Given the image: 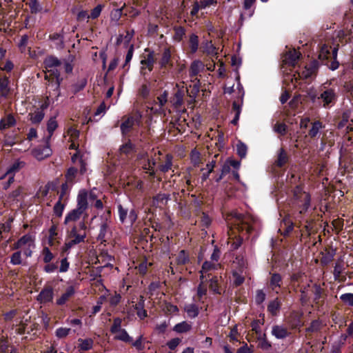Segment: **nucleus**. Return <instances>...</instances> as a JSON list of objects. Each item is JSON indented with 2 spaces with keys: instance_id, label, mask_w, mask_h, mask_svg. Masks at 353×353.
I'll use <instances>...</instances> for the list:
<instances>
[{
  "instance_id": "1",
  "label": "nucleus",
  "mask_w": 353,
  "mask_h": 353,
  "mask_svg": "<svg viewBox=\"0 0 353 353\" xmlns=\"http://www.w3.org/2000/svg\"><path fill=\"white\" fill-rule=\"evenodd\" d=\"M331 84L332 81H327L319 88V101L325 108H330L337 101L338 95L336 88L331 87Z\"/></svg>"
},
{
  "instance_id": "2",
  "label": "nucleus",
  "mask_w": 353,
  "mask_h": 353,
  "mask_svg": "<svg viewBox=\"0 0 353 353\" xmlns=\"http://www.w3.org/2000/svg\"><path fill=\"white\" fill-rule=\"evenodd\" d=\"M88 194L85 190L79 192L77 196V208L70 212L65 217L64 223L67 224L69 222L77 221L85 213L88 209Z\"/></svg>"
},
{
  "instance_id": "3",
  "label": "nucleus",
  "mask_w": 353,
  "mask_h": 353,
  "mask_svg": "<svg viewBox=\"0 0 353 353\" xmlns=\"http://www.w3.org/2000/svg\"><path fill=\"white\" fill-rule=\"evenodd\" d=\"M117 208L119 221L122 223H127L129 225H132L137 219V214L134 209L132 208H129L128 207H125L121 204H119Z\"/></svg>"
},
{
  "instance_id": "4",
  "label": "nucleus",
  "mask_w": 353,
  "mask_h": 353,
  "mask_svg": "<svg viewBox=\"0 0 353 353\" xmlns=\"http://www.w3.org/2000/svg\"><path fill=\"white\" fill-rule=\"evenodd\" d=\"M112 221L110 219V212L108 211L101 220L100 223L99 233L98 239L101 242H105L108 236L112 234Z\"/></svg>"
},
{
  "instance_id": "5",
  "label": "nucleus",
  "mask_w": 353,
  "mask_h": 353,
  "mask_svg": "<svg viewBox=\"0 0 353 353\" xmlns=\"http://www.w3.org/2000/svg\"><path fill=\"white\" fill-rule=\"evenodd\" d=\"M205 69L204 63L200 60H194L192 62L189 73L190 77L192 79V81H196L199 83V80L197 78V75Z\"/></svg>"
},
{
  "instance_id": "6",
  "label": "nucleus",
  "mask_w": 353,
  "mask_h": 353,
  "mask_svg": "<svg viewBox=\"0 0 353 353\" xmlns=\"http://www.w3.org/2000/svg\"><path fill=\"white\" fill-rule=\"evenodd\" d=\"M141 114L139 112H137V115L133 117H130L127 119L126 121L123 122L121 125V130L123 134H127L130 130L132 128V126L137 123L139 124L141 119Z\"/></svg>"
},
{
  "instance_id": "7",
  "label": "nucleus",
  "mask_w": 353,
  "mask_h": 353,
  "mask_svg": "<svg viewBox=\"0 0 353 353\" xmlns=\"http://www.w3.org/2000/svg\"><path fill=\"white\" fill-rule=\"evenodd\" d=\"M65 138L68 137V141L70 142L69 149L77 150L79 143L77 142L79 137V131L72 127H70L65 135Z\"/></svg>"
},
{
  "instance_id": "8",
  "label": "nucleus",
  "mask_w": 353,
  "mask_h": 353,
  "mask_svg": "<svg viewBox=\"0 0 353 353\" xmlns=\"http://www.w3.org/2000/svg\"><path fill=\"white\" fill-rule=\"evenodd\" d=\"M43 147H38L33 150V156L39 161L43 160L44 159L50 157L52 154V150L50 147V143Z\"/></svg>"
},
{
  "instance_id": "9",
  "label": "nucleus",
  "mask_w": 353,
  "mask_h": 353,
  "mask_svg": "<svg viewBox=\"0 0 353 353\" xmlns=\"http://www.w3.org/2000/svg\"><path fill=\"white\" fill-rule=\"evenodd\" d=\"M28 246H35L34 238L30 234L21 236L14 245V249H22Z\"/></svg>"
},
{
  "instance_id": "10",
  "label": "nucleus",
  "mask_w": 353,
  "mask_h": 353,
  "mask_svg": "<svg viewBox=\"0 0 353 353\" xmlns=\"http://www.w3.org/2000/svg\"><path fill=\"white\" fill-rule=\"evenodd\" d=\"M58 126L59 125L56 117H51L47 121V132L48 135L45 138L46 143L48 144L50 143L51 137Z\"/></svg>"
},
{
  "instance_id": "11",
  "label": "nucleus",
  "mask_w": 353,
  "mask_h": 353,
  "mask_svg": "<svg viewBox=\"0 0 353 353\" xmlns=\"http://www.w3.org/2000/svg\"><path fill=\"white\" fill-rule=\"evenodd\" d=\"M53 290L52 288L43 289L37 296V301L41 303H46L52 301Z\"/></svg>"
},
{
  "instance_id": "12",
  "label": "nucleus",
  "mask_w": 353,
  "mask_h": 353,
  "mask_svg": "<svg viewBox=\"0 0 353 353\" xmlns=\"http://www.w3.org/2000/svg\"><path fill=\"white\" fill-rule=\"evenodd\" d=\"M170 199V195L166 194H158L153 197L152 205L157 208H163Z\"/></svg>"
},
{
  "instance_id": "13",
  "label": "nucleus",
  "mask_w": 353,
  "mask_h": 353,
  "mask_svg": "<svg viewBox=\"0 0 353 353\" xmlns=\"http://www.w3.org/2000/svg\"><path fill=\"white\" fill-rule=\"evenodd\" d=\"M48 72H50L56 78V81H55L54 85H53V86H54V94L56 95V99H57V98L60 95L59 86H60L61 82L62 81V78H61L60 72L57 69V68L48 69Z\"/></svg>"
},
{
  "instance_id": "14",
  "label": "nucleus",
  "mask_w": 353,
  "mask_h": 353,
  "mask_svg": "<svg viewBox=\"0 0 353 353\" xmlns=\"http://www.w3.org/2000/svg\"><path fill=\"white\" fill-rule=\"evenodd\" d=\"M16 124V120L11 114L6 115L0 120V130L11 128Z\"/></svg>"
},
{
  "instance_id": "15",
  "label": "nucleus",
  "mask_w": 353,
  "mask_h": 353,
  "mask_svg": "<svg viewBox=\"0 0 353 353\" xmlns=\"http://www.w3.org/2000/svg\"><path fill=\"white\" fill-rule=\"evenodd\" d=\"M145 305V299L143 296H141L139 298V301L134 306V310L137 311V316L141 319H143L147 316V312L144 309Z\"/></svg>"
},
{
  "instance_id": "16",
  "label": "nucleus",
  "mask_w": 353,
  "mask_h": 353,
  "mask_svg": "<svg viewBox=\"0 0 353 353\" xmlns=\"http://www.w3.org/2000/svg\"><path fill=\"white\" fill-rule=\"evenodd\" d=\"M318 63L316 61H312L310 65L305 66L304 70L299 74V77L307 79L310 77L316 70Z\"/></svg>"
},
{
  "instance_id": "17",
  "label": "nucleus",
  "mask_w": 353,
  "mask_h": 353,
  "mask_svg": "<svg viewBox=\"0 0 353 353\" xmlns=\"http://www.w3.org/2000/svg\"><path fill=\"white\" fill-rule=\"evenodd\" d=\"M272 334L278 339H283L288 336V332L283 326L274 325L272 328Z\"/></svg>"
},
{
  "instance_id": "18",
  "label": "nucleus",
  "mask_w": 353,
  "mask_h": 353,
  "mask_svg": "<svg viewBox=\"0 0 353 353\" xmlns=\"http://www.w3.org/2000/svg\"><path fill=\"white\" fill-rule=\"evenodd\" d=\"M192 328V325L187 321H182L176 324L173 327V331L176 333L182 334L190 331Z\"/></svg>"
},
{
  "instance_id": "19",
  "label": "nucleus",
  "mask_w": 353,
  "mask_h": 353,
  "mask_svg": "<svg viewBox=\"0 0 353 353\" xmlns=\"http://www.w3.org/2000/svg\"><path fill=\"white\" fill-rule=\"evenodd\" d=\"M24 162L19 160L14 162L11 165L8 167L6 172V174H8V176L13 175V176H14L15 173L19 172L20 169L24 166Z\"/></svg>"
},
{
  "instance_id": "20",
  "label": "nucleus",
  "mask_w": 353,
  "mask_h": 353,
  "mask_svg": "<svg viewBox=\"0 0 353 353\" xmlns=\"http://www.w3.org/2000/svg\"><path fill=\"white\" fill-rule=\"evenodd\" d=\"M301 54L295 50H290L285 55V61L287 63L294 65L299 59Z\"/></svg>"
},
{
  "instance_id": "21",
  "label": "nucleus",
  "mask_w": 353,
  "mask_h": 353,
  "mask_svg": "<svg viewBox=\"0 0 353 353\" xmlns=\"http://www.w3.org/2000/svg\"><path fill=\"white\" fill-rule=\"evenodd\" d=\"M44 63L47 69H50L60 66L62 64V61L55 57L50 56L45 59Z\"/></svg>"
},
{
  "instance_id": "22",
  "label": "nucleus",
  "mask_w": 353,
  "mask_h": 353,
  "mask_svg": "<svg viewBox=\"0 0 353 353\" xmlns=\"http://www.w3.org/2000/svg\"><path fill=\"white\" fill-rule=\"evenodd\" d=\"M114 334H115V339L117 340L126 343H131L132 341V338L129 336L126 330L124 329L119 330Z\"/></svg>"
},
{
  "instance_id": "23",
  "label": "nucleus",
  "mask_w": 353,
  "mask_h": 353,
  "mask_svg": "<svg viewBox=\"0 0 353 353\" xmlns=\"http://www.w3.org/2000/svg\"><path fill=\"white\" fill-rule=\"evenodd\" d=\"M50 39L54 41L57 49H62L64 47L63 36L60 33H54L50 36Z\"/></svg>"
},
{
  "instance_id": "24",
  "label": "nucleus",
  "mask_w": 353,
  "mask_h": 353,
  "mask_svg": "<svg viewBox=\"0 0 353 353\" xmlns=\"http://www.w3.org/2000/svg\"><path fill=\"white\" fill-rule=\"evenodd\" d=\"M74 294V289L72 286H70L66 289V291L61 295V296L57 301L58 305L64 304L66 301Z\"/></svg>"
},
{
  "instance_id": "25",
  "label": "nucleus",
  "mask_w": 353,
  "mask_h": 353,
  "mask_svg": "<svg viewBox=\"0 0 353 353\" xmlns=\"http://www.w3.org/2000/svg\"><path fill=\"white\" fill-rule=\"evenodd\" d=\"M184 310L190 318H195L199 313V307L195 304L186 305Z\"/></svg>"
},
{
  "instance_id": "26",
  "label": "nucleus",
  "mask_w": 353,
  "mask_h": 353,
  "mask_svg": "<svg viewBox=\"0 0 353 353\" xmlns=\"http://www.w3.org/2000/svg\"><path fill=\"white\" fill-rule=\"evenodd\" d=\"M70 235L72 237V239L74 240V242L77 243V244H79V243L84 241V239L86 237L85 232H83V234H78L77 233L76 226H74L72 228Z\"/></svg>"
},
{
  "instance_id": "27",
  "label": "nucleus",
  "mask_w": 353,
  "mask_h": 353,
  "mask_svg": "<svg viewBox=\"0 0 353 353\" xmlns=\"http://www.w3.org/2000/svg\"><path fill=\"white\" fill-rule=\"evenodd\" d=\"M323 128V125L321 122L319 121H316L312 123V125L311 129L309 131V135L310 137L314 138L317 136L319 133L320 130Z\"/></svg>"
},
{
  "instance_id": "28",
  "label": "nucleus",
  "mask_w": 353,
  "mask_h": 353,
  "mask_svg": "<svg viewBox=\"0 0 353 353\" xmlns=\"http://www.w3.org/2000/svg\"><path fill=\"white\" fill-rule=\"evenodd\" d=\"M44 115L45 114L43 110H37L30 114V119L32 123H39L43 120Z\"/></svg>"
},
{
  "instance_id": "29",
  "label": "nucleus",
  "mask_w": 353,
  "mask_h": 353,
  "mask_svg": "<svg viewBox=\"0 0 353 353\" xmlns=\"http://www.w3.org/2000/svg\"><path fill=\"white\" fill-rule=\"evenodd\" d=\"M154 63V59L152 52L147 54L144 59L141 61V65L148 68L150 71L152 70Z\"/></svg>"
},
{
  "instance_id": "30",
  "label": "nucleus",
  "mask_w": 353,
  "mask_h": 353,
  "mask_svg": "<svg viewBox=\"0 0 353 353\" xmlns=\"http://www.w3.org/2000/svg\"><path fill=\"white\" fill-rule=\"evenodd\" d=\"M158 103L159 104V109H157L154 107H152L151 111L153 112H159L161 111V108L168 101V93L166 91H164V92L161 94L159 97H157Z\"/></svg>"
},
{
  "instance_id": "31",
  "label": "nucleus",
  "mask_w": 353,
  "mask_h": 353,
  "mask_svg": "<svg viewBox=\"0 0 353 353\" xmlns=\"http://www.w3.org/2000/svg\"><path fill=\"white\" fill-rule=\"evenodd\" d=\"M79 347L81 350L86 351L90 350L93 345V341L91 339H79Z\"/></svg>"
},
{
  "instance_id": "32",
  "label": "nucleus",
  "mask_w": 353,
  "mask_h": 353,
  "mask_svg": "<svg viewBox=\"0 0 353 353\" xmlns=\"http://www.w3.org/2000/svg\"><path fill=\"white\" fill-rule=\"evenodd\" d=\"M288 161V155L283 148L279 151L277 160L276 163L278 166L281 167L285 165Z\"/></svg>"
},
{
  "instance_id": "33",
  "label": "nucleus",
  "mask_w": 353,
  "mask_h": 353,
  "mask_svg": "<svg viewBox=\"0 0 353 353\" xmlns=\"http://www.w3.org/2000/svg\"><path fill=\"white\" fill-rule=\"evenodd\" d=\"M172 157L167 154L165 161L164 163L159 165V170L163 172H167L172 168Z\"/></svg>"
},
{
  "instance_id": "34",
  "label": "nucleus",
  "mask_w": 353,
  "mask_h": 353,
  "mask_svg": "<svg viewBox=\"0 0 353 353\" xmlns=\"http://www.w3.org/2000/svg\"><path fill=\"white\" fill-rule=\"evenodd\" d=\"M8 78L0 79V94L3 97H6L9 92Z\"/></svg>"
},
{
  "instance_id": "35",
  "label": "nucleus",
  "mask_w": 353,
  "mask_h": 353,
  "mask_svg": "<svg viewBox=\"0 0 353 353\" xmlns=\"http://www.w3.org/2000/svg\"><path fill=\"white\" fill-rule=\"evenodd\" d=\"M281 283V276L279 274H273L270 281V285L272 290L279 288Z\"/></svg>"
},
{
  "instance_id": "36",
  "label": "nucleus",
  "mask_w": 353,
  "mask_h": 353,
  "mask_svg": "<svg viewBox=\"0 0 353 353\" xmlns=\"http://www.w3.org/2000/svg\"><path fill=\"white\" fill-rule=\"evenodd\" d=\"M43 256V261L45 263H48L54 259V254L52 253L49 248L44 247L41 251Z\"/></svg>"
},
{
  "instance_id": "37",
  "label": "nucleus",
  "mask_w": 353,
  "mask_h": 353,
  "mask_svg": "<svg viewBox=\"0 0 353 353\" xmlns=\"http://www.w3.org/2000/svg\"><path fill=\"white\" fill-rule=\"evenodd\" d=\"M215 268H216V264L214 263L205 261L203 264L202 269L201 270V279L203 281L205 277L204 274L211 270L214 269Z\"/></svg>"
},
{
  "instance_id": "38",
  "label": "nucleus",
  "mask_w": 353,
  "mask_h": 353,
  "mask_svg": "<svg viewBox=\"0 0 353 353\" xmlns=\"http://www.w3.org/2000/svg\"><path fill=\"white\" fill-rule=\"evenodd\" d=\"M203 48L204 52L209 55H216L217 54L216 48L214 46L211 41H205L203 43Z\"/></svg>"
},
{
  "instance_id": "39",
  "label": "nucleus",
  "mask_w": 353,
  "mask_h": 353,
  "mask_svg": "<svg viewBox=\"0 0 353 353\" xmlns=\"http://www.w3.org/2000/svg\"><path fill=\"white\" fill-rule=\"evenodd\" d=\"M247 145L241 141H239L236 144V152L238 155L242 159L245 158L247 154Z\"/></svg>"
},
{
  "instance_id": "40",
  "label": "nucleus",
  "mask_w": 353,
  "mask_h": 353,
  "mask_svg": "<svg viewBox=\"0 0 353 353\" xmlns=\"http://www.w3.org/2000/svg\"><path fill=\"white\" fill-rule=\"evenodd\" d=\"M199 47V39L198 37L192 34L190 37V48L192 52L194 53L198 50Z\"/></svg>"
},
{
  "instance_id": "41",
  "label": "nucleus",
  "mask_w": 353,
  "mask_h": 353,
  "mask_svg": "<svg viewBox=\"0 0 353 353\" xmlns=\"http://www.w3.org/2000/svg\"><path fill=\"white\" fill-rule=\"evenodd\" d=\"M74 57L72 56H70L68 59H64L62 62L63 65L64 70L66 73H71L73 70V65L72 64L73 61Z\"/></svg>"
},
{
  "instance_id": "42",
  "label": "nucleus",
  "mask_w": 353,
  "mask_h": 353,
  "mask_svg": "<svg viewBox=\"0 0 353 353\" xmlns=\"http://www.w3.org/2000/svg\"><path fill=\"white\" fill-rule=\"evenodd\" d=\"M87 83L85 79H81L72 85V90L74 93H77L83 90Z\"/></svg>"
},
{
  "instance_id": "43",
  "label": "nucleus",
  "mask_w": 353,
  "mask_h": 353,
  "mask_svg": "<svg viewBox=\"0 0 353 353\" xmlns=\"http://www.w3.org/2000/svg\"><path fill=\"white\" fill-rule=\"evenodd\" d=\"M170 58L171 52L170 50L168 48L165 49L160 61L161 66L165 67L170 62Z\"/></svg>"
},
{
  "instance_id": "44",
  "label": "nucleus",
  "mask_w": 353,
  "mask_h": 353,
  "mask_svg": "<svg viewBox=\"0 0 353 353\" xmlns=\"http://www.w3.org/2000/svg\"><path fill=\"white\" fill-rule=\"evenodd\" d=\"M71 329L67 327H59L55 331V336L58 339L65 338L70 332Z\"/></svg>"
},
{
  "instance_id": "45",
  "label": "nucleus",
  "mask_w": 353,
  "mask_h": 353,
  "mask_svg": "<svg viewBox=\"0 0 353 353\" xmlns=\"http://www.w3.org/2000/svg\"><path fill=\"white\" fill-rule=\"evenodd\" d=\"M28 5L32 13H37L42 9L38 0H30Z\"/></svg>"
},
{
  "instance_id": "46",
  "label": "nucleus",
  "mask_w": 353,
  "mask_h": 353,
  "mask_svg": "<svg viewBox=\"0 0 353 353\" xmlns=\"http://www.w3.org/2000/svg\"><path fill=\"white\" fill-rule=\"evenodd\" d=\"M77 174V169L75 168H70L67 173L65 174V178L67 182H69L70 183H72L74 181V178L76 177V175Z\"/></svg>"
},
{
  "instance_id": "47",
  "label": "nucleus",
  "mask_w": 353,
  "mask_h": 353,
  "mask_svg": "<svg viewBox=\"0 0 353 353\" xmlns=\"http://www.w3.org/2000/svg\"><path fill=\"white\" fill-rule=\"evenodd\" d=\"M330 54V48L327 45H323L319 52V58L321 60L327 59Z\"/></svg>"
},
{
  "instance_id": "48",
  "label": "nucleus",
  "mask_w": 353,
  "mask_h": 353,
  "mask_svg": "<svg viewBox=\"0 0 353 353\" xmlns=\"http://www.w3.org/2000/svg\"><path fill=\"white\" fill-rule=\"evenodd\" d=\"M302 199H303V209L301 210V213L303 212V211H306L310 205V196L307 192H303L302 194Z\"/></svg>"
},
{
  "instance_id": "49",
  "label": "nucleus",
  "mask_w": 353,
  "mask_h": 353,
  "mask_svg": "<svg viewBox=\"0 0 353 353\" xmlns=\"http://www.w3.org/2000/svg\"><path fill=\"white\" fill-rule=\"evenodd\" d=\"M10 263L12 265H19L21 263V252L17 251L14 252L10 257Z\"/></svg>"
},
{
  "instance_id": "50",
  "label": "nucleus",
  "mask_w": 353,
  "mask_h": 353,
  "mask_svg": "<svg viewBox=\"0 0 353 353\" xmlns=\"http://www.w3.org/2000/svg\"><path fill=\"white\" fill-rule=\"evenodd\" d=\"M340 299L345 303L353 306V294L352 293H346L341 295Z\"/></svg>"
},
{
  "instance_id": "51",
  "label": "nucleus",
  "mask_w": 353,
  "mask_h": 353,
  "mask_svg": "<svg viewBox=\"0 0 353 353\" xmlns=\"http://www.w3.org/2000/svg\"><path fill=\"white\" fill-rule=\"evenodd\" d=\"M185 35V29L182 27L176 28L174 30V39L177 41H180Z\"/></svg>"
},
{
  "instance_id": "52",
  "label": "nucleus",
  "mask_w": 353,
  "mask_h": 353,
  "mask_svg": "<svg viewBox=\"0 0 353 353\" xmlns=\"http://www.w3.org/2000/svg\"><path fill=\"white\" fill-rule=\"evenodd\" d=\"M122 320L120 318H115L113 321V324L110 328L111 332L115 333L117 331L121 330Z\"/></svg>"
},
{
  "instance_id": "53",
  "label": "nucleus",
  "mask_w": 353,
  "mask_h": 353,
  "mask_svg": "<svg viewBox=\"0 0 353 353\" xmlns=\"http://www.w3.org/2000/svg\"><path fill=\"white\" fill-rule=\"evenodd\" d=\"M61 199H59L54 207V212L58 216H61L62 215L64 209V205L61 202Z\"/></svg>"
},
{
  "instance_id": "54",
  "label": "nucleus",
  "mask_w": 353,
  "mask_h": 353,
  "mask_svg": "<svg viewBox=\"0 0 353 353\" xmlns=\"http://www.w3.org/2000/svg\"><path fill=\"white\" fill-rule=\"evenodd\" d=\"M177 263L179 264H185L189 261L188 254L184 250H181L176 258Z\"/></svg>"
},
{
  "instance_id": "55",
  "label": "nucleus",
  "mask_w": 353,
  "mask_h": 353,
  "mask_svg": "<svg viewBox=\"0 0 353 353\" xmlns=\"http://www.w3.org/2000/svg\"><path fill=\"white\" fill-rule=\"evenodd\" d=\"M103 8V6H102L101 4H99L98 6H97L94 9L92 10L90 15H89L90 18L94 19L99 17L102 11Z\"/></svg>"
},
{
  "instance_id": "56",
  "label": "nucleus",
  "mask_w": 353,
  "mask_h": 353,
  "mask_svg": "<svg viewBox=\"0 0 353 353\" xmlns=\"http://www.w3.org/2000/svg\"><path fill=\"white\" fill-rule=\"evenodd\" d=\"M132 345L137 350L141 351L144 349L145 346L143 343V336L141 335L135 341H132Z\"/></svg>"
},
{
  "instance_id": "57",
  "label": "nucleus",
  "mask_w": 353,
  "mask_h": 353,
  "mask_svg": "<svg viewBox=\"0 0 353 353\" xmlns=\"http://www.w3.org/2000/svg\"><path fill=\"white\" fill-rule=\"evenodd\" d=\"M337 50H338V49L336 48H334L332 50V57H333L334 61L331 63V64L330 65V68L332 70H336L339 66V62L336 60V56H337Z\"/></svg>"
},
{
  "instance_id": "58",
  "label": "nucleus",
  "mask_w": 353,
  "mask_h": 353,
  "mask_svg": "<svg viewBox=\"0 0 353 353\" xmlns=\"http://www.w3.org/2000/svg\"><path fill=\"white\" fill-rule=\"evenodd\" d=\"M274 131L283 135L286 133L287 126L284 123H276L274 126Z\"/></svg>"
},
{
  "instance_id": "59",
  "label": "nucleus",
  "mask_w": 353,
  "mask_h": 353,
  "mask_svg": "<svg viewBox=\"0 0 353 353\" xmlns=\"http://www.w3.org/2000/svg\"><path fill=\"white\" fill-rule=\"evenodd\" d=\"M321 327V322L318 320L313 321L310 325L306 329L307 332H317Z\"/></svg>"
},
{
  "instance_id": "60",
  "label": "nucleus",
  "mask_w": 353,
  "mask_h": 353,
  "mask_svg": "<svg viewBox=\"0 0 353 353\" xmlns=\"http://www.w3.org/2000/svg\"><path fill=\"white\" fill-rule=\"evenodd\" d=\"M279 308V303L278 299H275L270 303L268 309L272 314H275Z\"/></svg>"
},
{
  "instance_id": "61",
  "label": "nucleus",
  "mask_w": 353,
  "mask_h": 353,
  "mask_svg": "<svg viewBox=\"0 0 353 353\" xmlns=\"http://www.w3.org/2000/svg\"><path fill=\"white\" fill-rule=\"evenodd\" d=\"M148 167H144V170L150 171V174L151 176H154L155 172L153 168L156 165V161L154 159H148Z\"/></svg>"
},
{
  "instance_id": "62",
  "label": "nucleus",
  "mask_w": 353,
  "mask_h": 353,
  "mask_svg": "<svg viewBox=\"0 0 353 353\" xmlns=\"http://www.w3.org/2000/svg\"><path fill=\"white\" fill-rule=\"evenodd\" d=\"M191 161L194 165L200 163V153L196 150H192L191 152Z\"/></svg>"
},
{
  "instance_id": "63",
  "label": "nucleus",
  "mask_w": 353,
  "mask_h": 353,
  "mask_svg": "<svg viewBox=\"0 0 353 353\" xmlns=\"http://www.w3.org/2000/svg\"><path fill=\"white\" fill-rule=\"evenodd\" d=\"M233 283L236 285H240L244 282V277L237 272H234L233 275Z\"/></svg>"
},
{
  "instance_id": "64",
  "label": "nucleus",
  "mask_w": 353,
  "mask_h": 353,
  "mask_svg": "<svg viewBox=\"0 0 353 353\" xmlns=\"http://www.w3.org/2000/svg\"><path fill=\"white\" fill-rule=\"evenodd\" d=\"M70 267V263L67 260V258H63L61 260V265L59 268L60 272H66Z\"/></svg>"
}]
</instances>
